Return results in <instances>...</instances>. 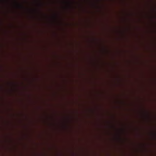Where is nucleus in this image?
<instances>
[{"label":"nucleus","instance_id":"nucleus-1","mask_svg":"<svg viewBox=\"0 0 156 156\" xmlns=\"http://www.w3.org/2000/svg\"><path fill=\"white\" fill-rule=\"evenodd\" d=\"M20 8H22L23 7V6L20 4H18L17 5Z\"/></svg>","mask_w":156,"mask_h":156},{"label":"nucleus","instance_id":"nucleus-2","mask_svg":"<svg viewBox=\"0 0 156 156\" xmlns=\"http://www.w3.org/2000/svg\"><path fill=\"white\" fill-rule=\"evenodd\" d=\"M5 1H8V0H5Z\"/></svg>","mask_w":156,"mask_h":156}]
</instances>
